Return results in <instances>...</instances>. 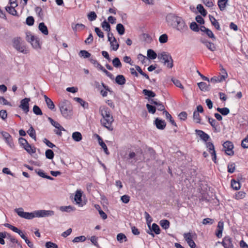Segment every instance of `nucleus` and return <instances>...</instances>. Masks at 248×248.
<instances>
[{
  "instance_id": "obj_31",
  "label": "nucleus",
  "mask_w": 248,
  "mask_h": 248,
  "mask_svg": "<svg viewBox=\"0 0 248 248\" xmlns=\"http://www.w3.org/2000/svg\"><path fill=\"white\" fill-rule=\"evenodd\" d=\"M24 149L30 154H32L36 152V148L32 147L29 143L24 146Z\"/></svg>"
},
{
  "instance_id": "obj_14",
  "label": "nucleus",
  "mask_w": 248,
  "mask_h": 248,
  "mask_svg": "<svg viewBox=\"0 0 248 248\" xmlns=\"http://www.w3.org/2000/svg\"><path fill=\"white\" fill-rule=\"evenodd\" d=\"M184 237L191 248H195L196 247V244L193 240V235L190 232L184 233Z\"/></svg>"
},
{
  "instance_id": "obj_20",
  "label": "nucleus",
  "mask_w": 248,
  "mask_h": 248,
  "mask_svg": "<svg viewBox=\"0 0 248 248\" xmlns=\"http://www.w3.org/2000/svg\"><path fill=\"white\" fill-rule=\"evenodd\" d=\"M201 42L204 44L207 48L211 51H215L217 49L216 45L212 42L202 39L201 40Z\"/></svg>"
},
{
  "instance_id": "obj_35",
  "label": "nucleus",
  "mask_w": 248,
  "mask_h": 248,
  "mask_svg": "<svg viewBox=\"0 0 248 248\" xmlns=\"http://www.w3.org/2000/svg\"><path fill=\"white\" fill-rule=\"evenodd\" d=\"M160 226L164 229L167 230L170 227V223L167 219H162L160 221Z\"/></svg>"
},
{
  "instance_id": "obj_64",
  "label": "nucleus",
  "mask_w": 248,
  "mask_h": 248,
  "mask_svg": "<svg viewBox=\"0 0 248 248\" xmlns=\"http://www.w3.org/2000/svg\"><path fill=\"white\" fill-rule=\"evenodd\" d=\"M46 248H58V246L51 242H47L46 243Z\"/></svg>"
},
{
  "instance_id": "obj_51",
  "label": "nucleus",
  "mask_w": 248,
  "mask_h": 248,
  "mask_svg": "<svg viewBox=\"0 0 248 248\" xmlns=\"http://www.w3.org/2000/svg\"><path fill=\"white\" fill-rule=\"evenodd\" d=\"M45 155L46 157L49 159H53L54 156V154L53 151L51 149L46 150L45 153Z\"/></svg>"
},
{
  "instance_id": "obj_26",
  "label": "nucleus",
  "mask_w": 248,
  "mask_h": 248,
  "mask_svg": "<svg viewBox=\"0 0 248 248\" xmlns=\"http://www.w3.org/2000/svg\"><path fill=\"white\" fill-rule=\"evenodd\" d=\"M85 28L84 25L81 23H78L76 24H72V28L73 30L76 32L78 31H81L83 30Z\"/></svg>"
},
{
  "instance_id": "obj_24",
  "label": "nucleus",
  "mask_w": 248,
  "mask_h": 248,
  "mask_svg": "<svg viewBox=\"0 0 248 248\" xmlns=\"http://www.w3.org/2000/svg\"><path fill=\"white\" fill-rule=\"evenodd\" d=\"M97 138H98V142H99V145L101 146V147L103 149L105 153L107 154V155H109V153L108 151V148H107V146L106 145V144L104 142V141H103L102 140V139L101 138V137H100L99 135H97Z\"/></svg>"
},
{
  "instance_id": "obj_7",
  "label": "nucleus",
  "mask_w": 248,
  "mask_h": 248,
  "mask_svg": "<svg viewBox=\"0 0 248 248\" xmlns=\"http://www.w3.org/2000/svg\"><path fill=\"white\" fill-rule=\"evenodd\" d=\"M173 27L182 33L186 32L188 30L187 26L182 17L176 22L175 25Z\"/></svg>"
},
{
  "instance_id": "obj_63",
  "label": "nucleus",
  "mask_w": 248,
  "mask_h": 248,
  "mask_svg": "<svg viewBox=\"0 0 248 248\" xmlns=\"http://www.w3.org/2000/svg\"><path fill=\"white\" fill-rule=\"evenodd\" d=\"M241 146L243 148H248V135L244 139L242 140L241 142Z\"/></svg>"
},
{
  "instance_id": "obj_30",
  "label": "nucleus",
  "mask_w": 248,
  "mask_h": 248,
  "mask_svg": "<svg viewBox=\"0 0 248 248\" xmlns=\"http://www.w3.org/2000/svg\"><path fill=\"white\" fill-rule=\"evenodd\" d=\"M197 84L199 88L202 91L205 92L209 90V85H207L205 82H201L198 83Z\"/></svg>"
},
{
  "instance_id": "obj_29",
  "label": "nucleus",
  "mask_w": 248,
  "mask_h": 248,
  "mask_svg": "<svg viewBox=\"0 0 248 248\" xmlns=\"http://www.w3.org/2000/svg\"><path fill=\"white\" fill-rule=\"evenodd\" d=\"M109 42H110L111 49L114 51H116L119 47V45L117 43L116 39L115 37H113V39Z\"/></svg>"
},
{
  "instance_id": "obj_8",
  "label": "nucleus",
  "mask_w": 248,
  "mask_h": 248,
  "mask_svg": "<svg viewBox=\"0 0 248 248\" xmlns=\"http://www.w3.org/2000/svg\"><path fill=\"white\" fill-rule=\"evenodd\" d=\"M54 211L52 210H39L35 211V217H51L54 215Z\"/></svg>"
},
{
  "instance_id": "obj_33",
  "label": "nucleus",
  "mask_w": 248,
  "mask_h": 248,
  "mask_svg": "<svg viewBox=\"0 0 248 248\" xmlns=\"http://www.w3.org/2000/svg\"><path fill=\"white\" fill-rule=\"evenodd\" d=\"M5 9L6 11L10 14L12 15L13 16H17V12L16 10L15 9V7L13 6H7L5 7Z\"/></svg>"
},
{
  "instance_id": "obj_10",
  "label": "nucleus",
  "mask_w": 248,
  "mask_h": 248,
  "mask_svg": "<svg viewBox=\"0 0 248 248\" xmlns=\"http://www.w3.org/2000/svg\"><path fill=\"white\" fill-rule=\"evenodd\" d=\"M223 148L225 150L226 154L229 155H232L234 152L232 150L233 148V143L230 141H226L223 144Z\"/></svg>"
},
{
  "instance_id": "obj_62",
  "label": "nucleus",
  "mask_w": 248,
  "mask_h": 248,
  "mask_svg": "<svg viewBox=\"0 0 248 248\" xmlns=\"http://www.w3.org/2000/svg\"><path fill=\"white\" fill-rule=\"evenodd\" d=\"M26 24L29 26H32L34 23V20L32 16H28L26 20Z\"/></svg>"
},
{
  "instance_id": "obj_49",
  "label": "nucleus",
  "mask_w": 248,
  "mask_h": 248,
  "mask_svg": "<svg viewBox=\"0 0 248 248\" xmlns=\"http://www.w3.org/2000/svg\"><path fill=\"white\" fill-rule=\"evenodd\" d=\"M142 93L145 95H147L150 97H154L155 96V93L150 90L144 89Z\"/></svg>"
},
{
  "instance_id": "obj_27",
  "label": "nucleus",
  "mask_w": 248,
  "mask_h": 248,
  "mask_svg": "<svg viewBox=\"0 0 248 248\" xmlns=\"http://www.w3.org/2000/svg\"><path fill=\"white\" fill-rule=\"evenodd\" d=\"M38 28L44 34L47 35L48 34L47 28L44 22H41L39 24Z\"/></svg>"
},
{
  "instance_id": "obj_40",
  "label": "nucleus",
  "mask_w": 248,
  "mask_h": 248,
  "mask_svg": "<svg viewBox=\"0 0 248 248\" xmlns=\"http://www.w3.org/2000/svg\"><path fill=\"white\" fill-rule=\"evenodd\" d=\"M231 186L233 189L237 190L240 188L241 185L239 182L232 179L231 181Z\"/></svg>"
},
{
  "instance_id": "obj_3",
  "label": "nucleus",
  "mask_w": 248,
  "mask_h": 248,
  "mask_svg": "<svg viewBox=\"0 0 248 248\" xmlns=\"http://www.w3.org/2000/svg\"><path fill=\"white\" fill-rule=\"evenodd\" d=\"M13 47L18 52L26 54L29 53V50L24 44V42L20 37L14 38L12 40Z\"/></svg>"
},
{
  "instance_id": "obj_53",
  "label": "nucleus",
  "mask_w": 248,
  "mask_h": 248,
  "mask_svg": "<svg viewBox=\"0 0 248 248\" xmlns=\"http://www.w3.org/2000/svg\"><path fill=\"white\" fill-rule=\"evenodd\" d=\"M90 61L95 67H97L99 70H100L101 68H103V66L101 65L96 60L92 58L90 59Z\"/></svg>"
},
{
  "instance_id": "obj_45",
  "label": "nucleus",
  "mask_w": 248,
  "mask_h": 248,
  "mask_svg": "<svg viewBox=\"0 0 248 248\" xmlns=\"http://www.w3.org/2000/svg\"><path fill=\"white\" fill-rule=\"evenodd\" d=\"M102 86L104 87V88L106 90V91H104L101 90L100 91V93L103 97H106L108 95L107 91L110 92V89L109 87L106 85L103 82L101 83Z\"/></svg>"
},
{
  "instance_id": "obj_52",
  "label": "nucleus",
  "mask_w": 248,
  "mask_h": 248,
  "mask_svg": "<svg viewBox=\"0 0 248 248\" xmlns=\"http://www.w3.org/2000/svg\"><path fill=\"white\" fill-rule=\"evenodd\" d=\"M91 54L86 50H80L79 53V56L84 58H88L91 56Z\"/></svg>"
},
{
  "instance_id": "obj_11",
  "label": "nucleus",
  "mask_w": 248,
  "mask_h": 248,
  "mask_svg": "<svg viewBox=\"0 0 248 248\" xmlns=\"http://www.w3.org/2000/svg\"><path fill=\"white\" fill-rule=\"evenodd\" d=\"M181 17L176 16L173 14H169L166 16V20L168 23L173 27L174 25H175L176 22L181 18Z\"/></svg>"
},
{
  "instance_id": "obj_37",
  "label": "nucleus",
  "mask_w": 248,
  "mask_h": 248,
  "mask_svg": "<svg viewBox=\"0 0 248 248\" xmlns=\"http://www.w3.org/2000/svg\"><path fill=\"white\" fill-rule=\"evenodd\" d=\"M60 210L62 212H70L71 211H74L75 208L72 206H61L60 208Z\"/></svg>"
},
{
  "instance_id": "obj_59",
  "label": "nucleus",
  "mask_w": 248,
  "mask_h": 248,
  "mask_svg": "<svg viewBox=\"0 0 248 248\" xmlns=\"http://www.w3.org/2000/svg\"><path fill=\"white\" fill-rule=\"evenodd\" d=\"M146 108L148 109V111L149 113L152 114H154L156 111V108L155 106H153L150 104H147L146 105Z\"/></svg>"
},
{
  "instance_id": "obj_48",
  "label": "nucleus",
  "mask_w": 248,
  "mask_h": 248,
  "mask_svg": "<svg viewBox=\"0 0 248 248\" xmlns=\"http://www.w3.org/2000/svg\"><path fill=\"white\" fill-rule=\"evenodd\" d=\"M117 240L118 241L120 242V243L123 242V241L124 242H126L127 241V237L124 234L122 233H118L117 235Z\"/></svg>"
},
{
  "instance_id": "obj_60",
  "label": "nucleus",
  "mask_w": 248,
  "mask_h": 248,
  "mask_svg": "<svg viewBox=\"0 0 248 248\" xmlns=\"http://www.w3.org/2000/svg\"><path fill=\"white\" fill-rule=\"evenodd\" d=\"M35 11L38 15V16L42 18L44 16L43 10L41 7L37 6L35 8Z\"/></svg>"
},
{
  "instance_id": "obj_2",
  "label": "nucleus",
  "mask_w": 248,
  "mask_h": 248,
  "mask_svg": "<svg viewBox=\"0 0 248 248\" xmlns=\"http://www.w3.org/2000/svg\"><path fill=\"white\" fill-rule=\"evenodd\" d=\"M62 115L67 119L70 118L72 115V109L69 101L66 100L61 101L59 105Z\"/></svg>"
},
{
  "instance_id": "obj_4",
  "label": "nucleus",
  "mask_w": 248,
  "mask_h": 248,
  "mask_svg": "<svg viewBox=\"0 0 248 248\" xmlns=\"http://www.w3.org/2000/svg\"><path fill=\"white\" fill-rule=\"evenodd\" d=\"M158 59L163 61L165 65L167 64V67L171 68L173 66V60L171 55L166 52H162L158 55Z\"/></svg>"
},
{
  "instance_id": "obj_6",
  "label": "nucleus",
  "mask_w": 248,
  "mask_h": 248,
  "mask_svg": "<svg viewBox=\"0 0 248 248\" xmlns=\"http://www.w3.org/2000/svg\"><path fill=\"white\" fill-rule=\"evenodd\" d=\"M26 40L31 44L33 48H39L40 47L39 38L32 35L31 32L26 33Z\"/></svg>"
},
{
  "instance_id": "obj_21",
  "label": "nucleus",
  "mask_w": 248,
  "mask_h": 248,
  "mask_svg": "<svg viewBox=\"0 0 248 248\" xmlns=\"http://www.w3.org/2000/svg\"><path fill=\"white\" fill-rule=\"evenodd\" d=\"M209 19L211 22V24L218 31H220L221 29L220 25L217 20L212 16H209Z\"/></svg>"
},
{
  "instance_id": "obj_38",
  "label": "nucleus",
  "mask_w": 248,
  "mask_h": 248,
  "mask_svg": "<svg viewBox=\"0 0 248 248\" xmlns=\"http://www.w3.org/2000/svg\"><path fill=\"white\" fill-rule=\"evenodd\" d=\"M116 30L120 35H123L125 32V29L124 25L119 23L116 26Z\"/></svg>"
},
{
  "instance_id": "obj_23",
  "label": "nucleus",
  "mask_w": 248,
  "mask_h": 248,
  "mask_svg": "<svg viewBox=\"0 0 248 248\" xmlns=\"http://www.w3.org/2000/svg\"><path fill=\"white\" fill-rule=\"evenodd\" d=\"M44 97L47 107L51 110L54 109L55 108V105L52 100L48 97L46 95H44Z\"/></svg>"
},
{
  "instance_id": "obj_55",
  "label": "nucleus",
  "mask_w": 248,
  "mask_h": 248,
  "mask_svg": "<svg viewBox=\"0 0 248 248\" xmlns=\"http://www.w3.org/2000/svg\"><path fill=\"white\" fill-rule=\"evenodd\" d=\"M193 119L196 121V123H201V118L198 112L195 111H194Z\"/></svg>"
},
{
  "instance_id": "obj_39",
  "label": "nucleus",
  "mask_w": 248,
  "mask_h": 248,
  "mask_svg": "<svg viewBox=\"0 0 248 248\" xmlns=\"http://www.w3.org/2000/svg\"><path fill=\"white\" fill-rule=\"evenodd\" d=\"M27 133L35 140H36V132L32 126H31L29 129L27 131Z\"/></svg>"
},
{
  "instance_id": "obj_50",
  "label": "nucleus",
  "mask_w": 248,
  "mask_h": 248,
  "mask_svg": "<svg viewBox=\"0 0 248 248\" xmlns=\"http://www.w3.org/2000/svg\"><path fill=\"white\" fill-rule=\"evenodd\" d=\"M102 27L108 32H109L110 31V26L109 24V23L107 22L106 20H104L102 23H101Z\"/></svg>"
},
{
  "instance_id": "obj_42",
  "label": "nucleus",
  "mask_w": 248,
  "mask_h": 248,
  "mask_svg": "<svg viewBox=\"0 0 248 248\" xmlns=\"http://www.w3.org/2000/svg\"><path fill=\"white\" fill-rule=\"evenodd\" d=\"M147 56L149 59L154 60L156 58L157 54L153 50L149 49L147 50Z\"/></svg>"
},
{
  "instance_id": "obj_9",
  "label": "nucleus",
  "mask_w": 248,
  "mask_h": 248,
  "mask_svg": "<svg viewBox=\"0 0 248 248\" xmlns=\"http://www.w3.org/2000/svg\"><path fill=\"white\" fill-rule=\"evenodd\" d=\"M48 120L51 124L57 129V130H54L55 134L59 136H61L62 135V131H65V129L59 123L53 120L51 118L48 117Z\"/></svg>"
},
{
  "instance_id": "obj_18",
  "label": "nucleus",
  "mask_w": 248,
  "mask_h": 248,
  "mask_svg": "<svg viewBox=\"0 0 248 248\" xmlns=\"http://www.w3.org/2000/svg\"><path fill=\"white\" fill-rule=\"evenodd\" d=\"M208 121L213 127L215 132L219 131V124L216 120L212 118L208 117Z\"/></svg>"
},
{
  "instance_id": "obj_19",
  "label": "nucleus",
  "mask_w": 248,
  "mask_h": 248,
  "mask_svg": "<svg viewBox=\"0 0 248 248\" xmlns=\"http://www.w3.org/2000/svg\"><path fill=\"white\" fill-rule=\"evenodd\" d=\"M196 134H197L201 139L204 141L207 142L210 139V136L205 132L201 130H195Z\"/></svg>"
},
{
  "instance_id": "obj_12",
  "label": "nucleus",
  "mask_w": 248,
  "mask_h": 248,
  "mask_svg": "<svg viewBox=\"0 0 248 248\" xmlns=\"http://www.w3.org/2000/svg\"><path fill=\"white\" fill-rule=\"evenodd\" d=\"M30 98H25L20 101L19 107L24 111L25 113H27L29 111V102Z\"/></svg>"
},
{
  "instance_id": "obj_54",
  "label": "nucleus",
  "mask_w": 248,
  "mask_h": 248,
  "mask_svg": "<svg viewBox=\"0 0 248 248\" xmlns=\"http://www.w3.org/2000/svg\"><path fill=\"white\" fill-rule=\"evenodd\" d=\"M88 19L91 21H93L95 20L97 18V15L95 14L94 12H91L88 14Z\"/></svg>"
},
{
  "instance_id": "obj_1",
  "label": "nucleus",
  "mask_w": 248,
  "mask_h": 248,
  "mask_svg": "<svg viewBox=\"0 0 248 248\" xmlns=\"http://www.w3.org/2000/svg\"><path fill=\"white\" fill-rule=\"evenodd\" d=\"M101 115L103 119L101 120L102 125L109 131L113 129L112 126V123L114 121L112 115L110 113V110L106 107H102L100 108Z\"/></svg>"
},
{
  "instance_id": "obj_58",
  "label": "nucleus",
  "mask_w": 248,
  "mask_h": 248,
  "mask_svg": "<svg viewBox=\"0 0 248 248\" xmlns=\"http://www.w3.org/2000/svg\"><path fill=\"white\" fill-rule=\"evenodd\" d=\"M33 112L34 114L37 115H41L43 114L40 108L36 105L33 106Z\"/></svg>"
},
{
  "instance_id": "obj_61",
  "label": "nucleus",
  "mask_w": 248,
  "mask_h": 248,
  "mask_svg": "<svg viewBox=\"0 0 248 248\" xmlns=\"http://www.w3.org/2000/svg\"><path fill=\"white\" fill-rule=\"evenodd\" d=\"M190 28L191 30L194 31H198L200 30L198 25L195 22H193L190 24Z\"/></svg>"
},
{
  "instance_id": "obj_17",
  "label": "nucleus",
  "mask_w": 248,
  "mask_h": 248,
  "mask_svg": "<svg viewBox=\"0 0 248 248\" xmlns=\"http://www.w3.org/2000/svg\"><path fill=\"white\" fill-rule=\"evenodd\" d=\"M155 124L156 128L160 130H163L166 125V123L164 120L160 119L158 118L155 119L154 121Z\"/></svg>"
},
{
  "instance_id": "obj_25",
  "label": "nucleus",
  "mask_w": 248,
  "mask_h": 248,
  "mask_svg": "<svg viewBox=\"0 0 248 248\" xmlns=\"http://www.w3.org/2000/svg\"><path fill=\"white\" fill-rule=\"evenodd\" d=\"M115 82L120 85H123L126 82V79L122 75H119L116 76L115 78Z\"/></svg>"
},
{
  "instance_id": "obj_47",
  "label": "nucleus",
  "mask_w": 248,
  "mask_h": 248,
  "mask_svg": "<svg viewBox=\"0 0 248 248\" xmlns=\"http://www.w3.org/2000/svg\"><path fill=\"white\" fill-rule=\"evenodd\" d=\"M151 231H153L156 234H158L160 233V229L159 226L156 223H153L152 225L151 228H150Z\"/></svg>"
},
{
  "instance_id": "obj_16",
  "label": "nucleus",
  "mask_w": 248,
  "mask_h": 248,
  "mask_svg": "<svg viewBox=\"0 0 248 248\" xmlns=\"http://www.w3.org/2000/svg\"><path fill=\"white\" fill-rule=\"evenodd\" d=\"M222 245L224 248H233L232 238L229 236H225L222 242Z\"/></svg>"
},
{
  "instance_id": "obj_15",
  "label": "nucleus",
  "mask_w": 248,
  "mask_h": 248,
  "mask_svg": "<svg viewBox=\"0 0 248 248\" xmlns=\"http://www.w3.org/2000/svg\"><path fill=\"white\" fill-rule=\"evenodd\" d=\"M1 134L5 139L6 142L9 145L11 148L14 147V144L13 141V139L11 136L7 132L2 131Z\"/></svg>"
},
{
  "instance_id": "obj_5",
  "label": "nucleus",
  "mask_w": 248,
  "mask_h": 248,
  "mask_svg": "<svg viewBox=\"0 0 248 248\" xmlns=\"http://www.w3.org/2000/svg\"><path fill=\"white\" fill-rule=\"evenodd\" d=\"M15 212L21 217L27 219H31L35 217V211L33 212L29 213L24 212L23 209L21 207L16 208L15 209Z\"/></svg>"
},
{
  "instance_id": "obj_28",
  "label": "nucleus",
  "mask_w": 248,
  "mask_h": 248,
  "mask_svg": "<svg viewBox=\"0 0 248 248\" xmlns=\"http://www.w3.org/2000/svg\"><path fill=\"white\" fill-rule=\"evenodd\" d=\"M228 0H218L217 5L220 11H223L225 9Z\"/></svg>"
},
{
  "instance_id": "obj_43",
  "label": "nucleus",
  "mask_w": 248,
  "mask_h": 248,
  "mask_svg": "<svg viewBox=\"0 0 248 248\" xmlns=\"http://www.w3.org/2000/svg\"><path fill=\"white\" fill-rule=\"evenodd\" d=\"M197 9L198 10V12L203 16H205L207 15V12L204 9L203 6L201 4H199L197 6Z\"/></svg>"
},
{
  "instance_id": "obj_34",
  "label": "nucleus",
  "mask_w": 248,
  "mask_h": 248,
  "mask_svg": "<svg viewBox=\"0 0 248 248\" xmlns=\"http://www.w3.org/2000/svg\"><path fill=\"white\" fill-rule=\"evenodd\" d=\"M72 138L76 141H80L82 140V135L79 132H75L72 134Z\"/></svg>"
},
{
  "instance_id": "obj_46",
  "label": "nucleus",
  "mask_w": 248,
  "mask_h": 248,
  "mask_svg": "<svg viewBox=\"0 0 248 248\" xmlns=\"http://www.w3.org/2000/svg\"><path fill=\"white\" fill-rule=\"evenodd\" d=\"M217 110L222 115L226 116L230 112V110L227 108H217Z\"/></svg>"
},
{
  "instance_id": "obj_57",
  "label": "nucleus",
  "mask_w": 248,
  "mask_h": 248,
  "mask_svg": "<svg viewBox=\"0 0 248 248\" xmlns=\"http://www.w3.org/2000/svg\"><path fill=\"white\" fill-rule=\"evenodd\" d=\"M168 40V37L166 34H163L160 36L159 41L160 43L164 44L166 43Z\"/></svg>"
},
{
  "instance_id": "obj_41",
  "label": "nucleus",
  "mask_w": 248,
  "mask_h": 248,
  "mask_svg": "<svg viewBox=\"0 0 248 248\" xmlns=\"http://www.w3.org/2000/svg\"><path fill=\"white\" fill-rule=\"evenodd\" d=\"M81 196L82 193L80 190H77L76 191L75 196V201L77 203H80L81 202Z\"/></svg>"
},
{
  "instance_id": "obj_22",
  "label": "nucleus",
  "mask_w": 248,
  "mask_h": 248,
  "mask_svg": "<svg viewBox=\"0 0 248 248\" xmlns=\"http://www.w3.org/2000/svg\"><path fill=\"white\" fill-rule=\"evenodd\" d=\"M226 78V75H221L218 77L215 76L209 79V82L213 83L219 82L223 81V80H225Z\"/></svg>"
},
{
  "instance_id": "obj_36",
  "label": "nucleus",
  "mask_w": 248,
  "mask_h": 248,
  "mask_svg": "<svg viewBox=\"0 0 248 248\" xmlns=\"http://www.w3.org/2000/svg\"><path fill=\"white\" fill-rule=\"evenodd\" d=\"M74 99L79 103L84 108H88V103L84 101L82 99L79 97H75Z\"/></svg>"
},
{
  "instance_id": "obj_13",
  "label": "nucleus",
  "mask_w": 248,
  "mask_h": 248,
  "mask_svg": "<svg viewBox=\"0 0 248 248\" xmlns=\"http://www.w3.org/2000/svg\"><path fill=\"white\" fill-rule=\"evenodd\" d=\"M4 226L5 227H6L9 228L10 229L12 230L13 232H14L19 234L20 235V236H21V237L23 239H24V240H25L26 239L28 238L25 236V235L23 233V232L20 230L18 229L17 227H16L15 226H13L11 224H9V223H5L4 224Z\"/></svg>"
},
{
  "instance_id": "obj_32",
  "label": "nucleus",
  "mask_w": 248,
  "mask_h": 248,
  "mask_svg": "<svg viewBox=\"0 0 248 248\" xmlns=\"http://www.w3.org/2000/svg\"><path fill=\"white\" fill-rule=\"evenodd\" d=\"M36 172H37V174L44 178H46L50 180H53L54 178L50 176L47 175L45 174L44 171L42 170H39L38 171L36 170Z\"/></svg>"
},
{
  "instance_id": "obj_56",
  "label": "nucleus",
  "mask_w": 248,
  "mask_h": 248,
  "mask_svg": "<svg viewBox=\"0 0 248 248\" xmlns=\"http://www.w3.org/2000/svg\"><path fill=\"white\" fill-rule=\"evenodd\" d=\"M86 239V238L85 236L81 235L75 237L72 241L74 243H78L79 242H84Z\"/></svg>"
},
{
  "instance_id": "obj_44",
  "label": "nucleus",
  "mask_w": 248,
  "mask_h": 248,
  "mask_svg": "<svg viewBox=\"0 0 248 248\" xmlns=\"http://www.w3.org/2000/svg\"><path fill=\"white\" fill-rule=\"evenodd\" d=\"M112 64L114 67L117 68H120L122 67V63L120 60V59L116 57L112 60Z\"/></svg>"
}]
</instances>
